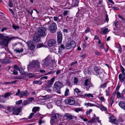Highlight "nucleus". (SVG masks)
<instances>
[{
	"mask_svg": "<svg viewBox=\"0 0 125 125\" xmlns=\"http://www.w3.org/2000/svg\"><path fill=\"white\" fill-rule=\"evenodd\" d=\"M15 38H18V37ZM15 38L14 37L10 38L8 36H5L1 34H0V45H3L7 47L8 46V42Z\"/></svg>",
	"mask_w": 125,
	"mask_h": 125,
	"instance_id": "1",
	"label": "nucleus"
},
{
	"mask_svg": "<svg viewBox=\"0 0 125 125\" xmlns=\"http://www.w3.org/2000/svg\"><path fill=\"white\" fill-rule=\"evenodd\" d=\"M28 67L31 68L37 67V68H39L40 67V62L38 60H33L28 65Z\"/></svg>",
	"mask_w": 125,
	"mask_h": 125,
	"instance_id": "2",
	"label": "nucleus"
},
{
	"mask_svg": "<svg viewBox=\"0 0 125 125\" xmlns=\"http://www.w3.org/2000/svg\"><path fill=\"white\" fill-rule=\"evenodd\" d=\"M55 77H53L48 82V84L45 87L44 89L48 92H50L52 90L49 88L51 87L52 85V84L55 80Z\"/></svg>",
	"mask_w": 125,
	"mask_h": 125,
	"instance_id": "3",
	"label": "nucleus"
},
{
	"mask_svg": "<svg viewBox=\"0 0 125 125\" xmlns=\"http://www.w3.org/2000/svg\"><path fill=\"white\" fill-rule=\"evenodd\" d=\"M46 29L44 27H41L38 28L37 30L38 34L40 36L43 37L46 35Z\"/></svg>",
	"mask_w": 125,
	"mask_h": 125,
	"instance_id": "4",
	"label": "nucleus"
},
{
	"mask_svg": "<svg viewBox=\"0 0 125 125\" xmlns=\"http://www.w3.org/2000/svg\"><path fill=\"white\" fill-rule=\"evenodd\" d=\"M60 117L61 116L58 114H53L52 119L50 121L51 124H52L56 123L58 120L59 119Z\"/></svg>",
	"mask_w": 125,
	"mask_h": 125,
	"instance_id": "5",
	"label": "nucleus"
},
{
	"mask_svg": "<svg viewBox=\"0 0 125 125\" xmlns=\"http://www.w3.org/2000/svg\"><path fill=\"white\" fill-rule=\"evenodd\" d=\"M76 46V44L75 42L73 41H71L70 43H67L66 44L65 48L67 49L73 48Z\"/></svg>",
	"mask_w": 125,
	"mask_h": 125,
	"instance_id": "6",
	"label": "nucleus"
},
{
	"mask_svg": "<svg viewBox=\"0 0 125 125\" xmlns=\"http://www.w3.org/2000/svg\"><path fill=\"white\" fill-rule=\"evenodd\" d=\"M57 29L56 24L53 22L49 26V30L51 33H54L56 32Z\"/></svg>",
	"mask_w": 125,
	"mask_h": 125,
	"instance_id": "7",
	"label": "nucleus"
},
{
	"mask_svg": "<svg viewBox=\"0 0 125 125\" xmlns=\"http://www.w3.org/2000/svg\"><path fill=\"white\" fill-rule=\"evenodd\" d=\"M57 42L59 44L61 43L62 40V35L60 31H58L57 33Z\"/></svg>",
	"mask_w": 125,
	"mask_h": 125,
	"instance_id": "8",
	"label": "nucleus"
},
{
	"mask_svg": "<svg viewBox=\"0 0 125 125\" xmlns=\"http://www.w3.org/2000/svg\"><path fill=\"white\" fill-rule=\"evenodd\" d=\"M27 43L30 50H32L35 48V45L32 41H28L27 42Z\"/></svg>",
	"mask_w": 125,
	"mask_h": 125,
	"instance_id": "9",
	"label": "nucleus"
},
{
	"mask_svg": "<svg viewBox=\"0 0 125 125\" xmlns=\"http://www.w3.org/2000/svg\"><path fill=\"white\" fill-rule=\"evenodd\" d=\"M54 85L56 90L59 91L62 87L63 84L61 82H57L54 83Z\"/></svg>",
	"mask_w": 125,
	"mask_h": 125,
	"instance_id": "10",
	"label": "nucleus"
},
{
	"mask_svg": "<svg viewBox=\"0 0 125 125\" xmlns=\"http://www.w3.org/2000/svg\"><path fill=\"white\" fill-rule=\"evenodd\" d=\"M65 102L66 104H69L71 105L74 104L75 103L74 99L73 98H71L66 99Z\"/></svg>",
	"mask_w": 125,
	"mask_h": 125,
	"instance_id": "11",
	"label": "nucleus"
},
{
	"mask_svg": "<svg viewBox=\"0 0 125 125\" xmlns=\"http://www.w3.org/2000/svg\"><path fill=\"white\" fill-rule=\"evenodd\" d=\"M15 107V108L12 113V114L15 115H18L19 114L21 111V108L20 107H18L17 108L16 107Z\"/></svg>",
	"mask_w": 125,
	"mask_h": 125,
	"instance_id": "12",
	"label": "nucleus"
},
{
	"mask_svg": "<svg viewBox=\"0 0 125 125\" xmlns=\"http://www.w3.org/2000/svg\"><path fill=\"white\" fill-rule=\"evenodd\" d=\"M48 42V45L50 47L54 46L56 42V41L53 39L49 40Z\"/></svg>",
	"mask_w": 125,
	"mask_h": 125,
	"instance_id": "13",
	"label": "nucleus"
},
{
	"mask_svg": "<svg viewBox=\"0 0 125 125\" xmlns=\"http://www.w3.org/2000/svg\"><path fill=\"white\" fill-rule=\"evenodd\" d=\"M84 85L88 87L86 88L87 90H88L89 88L92 86V84L91 83L90 81L87 79L85 80Z\"/></svg>",
	"mask_w": 125,
	"mask_h": 125,
	"instance_id": "14",
	"label": "nucleus"
},
{
	"mask_svg": "<svg viewBox=\"0 0 125 125\" xmlns=\"http://www.w3.org/2000/svg\"><path fill=\"white\" fill-rule=\"evenodd\" d=\"M109 118L111 122L113 123L116 125L118 124V123L117 122V120L114 116H111L109 117Z\"/></svg>",
	"mask_w": 125,
	"mask_h": 125,
	"instance_id": "15",
	"label": "nucleus"
},
{
	"mask_svg": "<svg viewBox=\"0 0 125 125\" xmlns=\"http://www.w3.org/2000/svg\"><path fill=\"white\" fill-rule=\"evenodd\" d=\"M118 77L121 82H124L125 81V73L120 74L119 75Z\"/></svg>",
	"mask_w": 125,
	"mask_h": 125,
	"instance_id": "16",
	"label": "nucleus"
},
{
	"mask_svg": "<svg viewBox=\"0 0 125 125\" xmlns=\"http://www.w3.org/2000/svg\"><path fill=\"white\" fill-rule=\"evenodd\" d=\"M29 94L28 93L26 90H25L21 92V94H20L19 96L22 97L23 96H27L29 95Z\"/></svg>",
	"mask_w": 125,
	"mask_h": 125,
	"instance_id": "17",
	"label": "nucleus"
},
{
	"mask_svg": "<svg viewBox=\"0 0 125 125\" xmlns=\"http://www.w3.org/2000/svg\"><path fill=\"white\" fill-rule=\"evenodd\" d=\"M64 117H66V119H69L70 120L74 118L75 117L72 116L71 114L69 113H66L65 114Z\"/></svg>",
	"mask_w": 125,
	"mask_h": 125,
	"instance_id": "18",
	"label": "nucleus"
},
{
	"mask_svg": "<svg viewBox=\"0 0 125 125\" xmlns=\"http://www.w3.org/2000/svg\"><path fill=\"white\" fill-rule=\"evenodd\" d=\"M40 36L38 34H35L34 35V38L33 39V41L35 42H37L39 41L40 40Z\"/></svg>",
	"mask_w": 125,
	"mask_h": 125,
	"instance_id": "19",
	"label": "nucleus"
},
{
	"mask_svg": "<svg viewBox=\"0 0 125 125\" xmlns=\"http://www.w3.org/2000/svg\"><path fill=\"white\" fill-rule=\"evenodd\" d=\"M42 63L43 65L47 66L49 64V61L48 58H45L44 60L42 61Z\"/></svg>",
	"mask_w": 125,
	"mask_h": 125,
	"instance_id": "20",
	"label": "nucleus"
},
{
	"mask_svg": "<svg viewBox=\"0 0 125 125\" xmlns=\"http://www.w3.org/2000/svg\"><path fill=\"white\" fill-rule=\"evenodd\" d=\"M119 106L122 109L125 110V102L123 101H120L119 103Z\"/></svg>",
	"mask_w": 125,
	"mask_h": 125,
	"instance_id": "21",
	"label": "nucleus"
},
{
	"mask_svg": "<svg viewBox=\"0 0 125 125\" xmlns=\"http://www.w3.org/2000/svg\"><path fill=\"white\" fill-rule=\"evenodd\" d=\"M94 70L95 72L97 73V74L99 75L101 74L102 73V72H101L100 69L96 67H94Z\"/></svg>",
	"mask_w": 125,
	"mask_h": 125,
	"instance_id": "22",
	"label": "nucleus"
},
{
	"mask_svg": "<svg viewBox=\"0 0 125 125\" xmlns=\"http://www.w3.org/2000/svg\"><path fill=\"white\" fill-rule=\"evenodd\" d=\"M117 97L118 98H121L122 99H124L125 97L123 95L121 94L119 92H118L116 93Z\"/></svg>",
	"mask_w": 125,
	"mask_h": 125,
	"instance_id": "23",
	"label": "nucleus"
},
{
	"mask_svg": "<svg viewBox=\"0 0 125 125\" xmlns=\"http://www.w3.org/2000/svg\"><path fill=\"white\" fill-rule=\"evenodd\" d=\"M65 48V46L63 44H61L59 47L58 51L59 53H61L62 50H64Z\"/></svg>",
	"mask_w": 125,
	"mask_h": 125,
	"instance_id": "24",
	"label": "nucleus"
},
{
	"mask_svg": "<svg viewBox=\"0 0 125 125\" xmlns=\"http://www.w3.org/2000/svg\"><path fill=\"white\" fill-rule=\"evenodd\" d=\"M101 29L102 30V32L103 33V34H105L108 32L109 31V30H108L107 28H101Z\"/></svg>",
	"mask_w": 125,
	"mask_h": 125,
	"instance_id": "25",
	"label": "nucleus"
},
{
	"mask_svg": "<svg viewBox=\"0 0 125 125\" xmlns=\"http://www.w3.org/2000/svg\"><path fill=\"white\" fill-rule=\"evenodd\" d=\"M15 108V107H12L11 106H8L7 107V110L10 112H12Z\"/></svg>",
	"mask_w": 125,
	"mask_h": 125,
	"instance_id": "26",
	"label": "nucleus"
},
{
	"mask_svg": "<svg viewBox=\"0 0 125 125\" xmlns=\"http://www.w3.org/2000/svg\"><path fill=\"white\" fill-rule=\"evenodd\" d=\"M14 51L16 53L18 52L20 53L23 51V49L22 48H21V49L18 48L14 50Z\"/></svg>",
	"mask_w": 125,
	"mask_h": 125,
	"instance_id": "27",
	"label": "nucleus"
},
{
	"mask_svg": "<svg viewBox=\"0 0 125 125\" xmlns=\"http://www.w3.org/2000/svg\"><path fill=\"white\" fill-rule=\"evenodd\" d=\"M79 1H73L72 5L73 7H76L78 6Z\"/></svg>",
	"mask_w": 125,
	"mask_h": 125,
	"instance_id": "28",
	"label": "nucleus"
},
{
	"mask_svg": "<svg viewBox=\"0 0 125 125\" xmlns=\"http://www.w3.org/2000/svg\"><path fill=\"white\" fill-rule=\"evenodd\" d=\"M20 72L21 74L22 75H25L26 76H28L29 74L26 72H24L23 70H20Z\"/></svg>",
	"mask_w": 125,
	"mask_h": 125,
	"instance_id": "29",
	"label": "nucleus"
},
{
	"mask_svg": "<svg viewBox=\"0 0 125 125\" xmlns=\"http://www.w3.org/2000/svg\"><path fill=\"white\" fill-rule=\"evenodd\" d=\"M80 96H88V97H94L93 95L91 94H85L84 96H83L82 95H81Z\"/></svg>",
	"mask_w": 125,
	"mask_h": 125,
	"instance_id": "30",
	"label": "nucleus"
},
{
	"mask_svg": "<svg viewBox=\"0 0 125 125\" xmlns=\"http://www.w3.org/2000/svg\"><path fill=\"white\" fill-rule=\"evenodd\" d=\"M40 108L39 107H34L32 110V111L34 112V113H35L36 111H39V109Z\"/></svg>",
	"mask_w": 125,
	"mask_h": 125,
	"instance_id": "31",
	"label": "nucleus"
},
{
	"mask_svg": "<svg viewBox=\"0 0 125 125\" xmlns=\"http://www.w3.org/2000/svg\"><path fill=\"white\" fill-rule=\"evenodd\" d=\"M11 73H12L14 75H17L18 74V72L15 70H10Z\"/></svg>",
	"mask_w": 125,
	"mask_h": 125,
	"instance_id": "32",
	"label": "nucleus"
},
{
	"mask_svg": "<svg viewBox=\"0 0 125 125\" xmlns=\"http://www.w3.org/2000/svg\"><path fill=\"white\" fill-rule=\"evenodd\" d=\"M85 105L89 106H95L97 107L96 106L95 104L89 103H85Z\"/></svg>",
	"mask_w": 125,
	"mask_h": 125,
	"instance_id": "33",
	"label": "nucleus"
},
{
	"mask_svg": "<svg viewBox=\"0 0 125 125\" xmlns=\"http://www.w3.org/2000/svg\"><path fill=\"white\" fill-rule=\"evenodd\" d=\"M106 83L105 82L102 84H101L100 87V88H105L106 87Z\"/></svg>",
	"mask_w": 125,
	"mask_h": 125,
	"instance_id": "34",
	"label": "nucleus"
},
{
	"mask_svg": "<svg viewBox=\"0 0 125 125\" xmlns=\"http://www.w3.org/2000/svg\"><path fill=\"white\" fill-rule=\"evenodd\" d=\"M30 103V102H29V101L27 100H25L22 103V105L23 106H25L27 104H28Z\"/></svg>",
	"mask_w": 125,
	"mask_h": 125,
	"instance_id": "35",
	"label": "nucleus"
},
{
	"mask_svg": "<svg viewBox=\"0 0 125 125\" xmlns=\"http://www.w3.org/2000/svg\"><path fill=\"white\" fill-rule=\"evenodd\" d=\"M12 27L13 29L16 30L17 29H19L20 28L19 26H15L14 25H13Z\"/></svg>",
	"mask_w": 125,
	"mask_h": 125,
	"instance_id": "36",
	"label": "nucleus"
},
{
	"mask_svg": "<svg viewBox=\"0 0 125 125\" xmlns=\"http://www.w3.org/2000/svg\"><path fill=\"white\" fill-rule=\"evenodd\" d=\"M43 45L42 43H38L37 45V47L38 48H40L43 47Z\"/></svg>",
	"mask_w": 125,
	"mask_h": 125,
	"instance_id": "37",
	"label": "nucleus"
},
{
	"mask_svg": "<svg viewBox=\"0 0 125 125\" xmlns=\"http://www.w3.org/2000/svg\"><path fill=\"white\" fill-rule=\"evenodd\" d=\"M114 98L113 96L111 97L110 99V103L111 105V106L112 105V104L114 102Z\"/></svg>",
	"mask_w": 125,
	"mask_h": 125,
	"instance_id": "38",
	"label": "nucleus"
},
{
	"mask_svg": "<svg viewBox=\"0 0 125 125\" xmlns=\"http://www.w3.org/2000/svg\"><path fill=\"white\" fill-rule=\"evenodd\" d=\"M11 94L10 93H7L5 94V95H4V96L5 98H6L7 97L9 96Z\"/></svg>",
	"mask_w": 125,
	"mask_h": 125,
	"instance_id": "39",
	"label": "nucleus"
},
{
	"mask_svg": "<svg viewBox=\"0 0 125 125\" xmlns=\"http://www.w3.org/2000/svg\"><path fill=\"white\" fill-rule=\"evenodd\" d=\"M13 67L15 69L17 70L20 71V69L18 66L17 65H13Z\"/></svg>",
	"mask_w": 125,
	"mask_h": 125,
	"instance_id": "40",
	"label": "nucleus"
},
{
	"mask_svg": "<svg viewBox=\"0 0 125 125\" xmlns=\"http://www.w3.org/2000/svg\"><path fill=\"white\" fill-rule=\"evenodd\" d=\"M82 109L81 108H77L74 109V111L77 112H78L80 111H81Z\"/></svg>",
	"mask_w": 125,
	"mask_h": 125,
	"instance_id": "41",
	"label": "nucleus"
},
{
	"mask_svg": "<svg viewBox=\"0 0 125 125\" xmlns=\"http://www.w3.org/2000/svg\"><path fill=\"white\" fill-rule=\"evenodd\" d=\"M69 89H66V90H65V94H64V95L65 96H67L68 95V92H69Z\"/></svg>",
	"mask_w": 125,
	"mask_h": 125,
	"instance_id": "42",
	"label": "nucleus"
},
{
	"mask_svg": "<svg viewBox=\"0 0 125 125\" xmlns=\"http://www.w3.org/2000/svg\"><path fill=\"white\" fill-rule=\"evenodd\" d=\"M78 82V78L77 77H75L74 79V83H75L77 84Z\"/></svg>",
	"mask_w": 125,
	"mask_h": 125,
	"instance_id": "43",
	"label": "nucleus"
},
{
	"mask_svg": "<svg viewBox=\"0 0 125 125\" xmlns=\"http://www.w3.org/2000/svg\"><path fill=\"white\" fill-rule=\"evenodd\" d=\"M33 83L34 84H38L39 83V84H42V83L41 82H40L39 81H33Z\"/></svg>",
	"mask_w": 125,
	"mask_h": 125,
	"instance_id": "44",
	"label": "nucleus"
},
{
	"mask_svg": "<svg viewBox=\"0 0 125 125\" xmlns=\"http://www.w3.org/2000/svg\"><path fill=\"white\" fill-rule=\"evenodd\" d=\"M99 106L101 108L106 111H107L106 108L104 106L100 105H99Z\"/></svg>",
	"mask_w": 125,
	"mask_h": 125,
	"instance_id": "45",
	"label": "nucleus"
},
{
	"mask_svg": "<svg viewBox=\"0 0 125 125\" xmlns=\"http://www.w3.org/2000/svg\"><path fill=\"white\" fill-rule=\"evenodd\" d=\"M9 6L10 7H12L13 6L12 2L10 0H9Z\"/></svg>",
	"mask_w": 125,
	"mask_h": 125,
	"instance_id": "46",
	"label": "nucleus"
},
{
	"mask_svg": "<svg viewBox=\"0 0 125 125\" xmlns=\"http://www.w3.org/2000/svg\"><path fill=\"white\" fill-rule=\"evenodd\" d=\"M92 111V110L91 109H90L89 111H87L86 112V115H88V114H89Z\"/></svg>",
	"mask_w": 125,
	"mask_h": 125,
	"instance_id": "47",
	"label": "nucleus"
},
{
	"mask_svg": "<svg viewBox=\"0 0 125 125\" xmlns=\"http://www.w3.org/2000/svg\"><path fill=\"white\" fill-rule=\"evenodd\" d=\"M22 102V100H21L17 102L16 103V104H21Z\"/></svg>",
	"mask_w": 125,
	"mask_h": 125,
	"instance_id": "48",
	"label": "nucleus"
},
{
	"mask_svg": "<svg viewBox=\"0 0 125 125\" xmlns=\"http://www.w3.org/2000/svg\"><path fill=\"white\" fill-rule=\"evenodd\" d=\"M16 81H12L11 82H6L4 83L5 84H10L11 83H16Z\"/></svg>",
	"mask_w": 125,
	"mask_h": 125,
	"instance_id": "49",
	"label": "nucleus"
},
{
	"mask_svg": "<svg viewBox=\"0 0 125 125\" xmlns=\"http://www.w3.org/2000/svg\"><path fill=\"white\" fill-rule=\"evenodd\" d=\"M74 91L75 92H76L78 94L80 92H81V91H80L78 89V88H76L74 90Z\"/></svg>",
	"mask_w": 125,
	"mask_h": 125,
	"instance_id": "50",
	"label": "nucleus"
},
{
	"mask_svg": "<svg viewBox=\"0 0 125 125\" xmlns=\"http://www.w3.org/2000/svg\"><path fill=\"white\" fill-rule=\"evenodd\" d=\"M9 11H10L11 12L12 14L13 15H15V12L13 11L10 8L9 9Z\"/></svg>",
	"mask_w": 125,
	"mask_h": 125,
	"instance_id": "51",
	"label": "nucleus"
},
{
	"mask_svg": "<svg viewBox=\"0 0 125 125\" xmlns=\"http://www.w3.org/2000/svg\"><path fill=\"white\" fill-rule=\"evenodd\" d=\"M34 113H31L30 114V115L29 116V119L31 118L32 117V116L34 115Z\"/></svg>",
	"mask_w": 125,
	"mask_h": 125,
	"instance_id": "52",
	"label": "nucleus"
},
{
	"mask_svg": "<svg viewBox=\"0 0 125 125\" xmlns=\"http://www.w3.org/2000/svg\"><path fill=\"white\" fill-rule=\"evenodd\" d=\"M90 29L88 27H87V28L85 30V33L90 32Z\"/></svg>",
	"mask_w": 125,
	"mask_h": 125,
	"instance_id": "53",
	"label": "nucleus"
},
{
	"mask_svg": "<svg viewBox=\"0 0 125 125\" xmlns=\"http://www.w3.org/2000/svg\"><path fill=\"white\" fill-rule=\"evenodd\" d=\"M118 17L120 19H121L123 21H125V19L122 16L120 15H118Z\"/></svg>",
	"mask_w": 125,
	"mask_h": 125,
	"instance_id": "54",
	"label": "nucleus"
},
{
	"mask_svg": "<svg viewBox=\"0 0 125 125\" xmlns=\"http://www.w3.org/2000/svg\"><path fill=\"white\" fill-rule=\"evenodd\" d=\"M34 100V98L33 97H31L29 98L28 99V101H29V102H31L32 100Z\"/></svg>",
	"mask_w": 125,
	"mask_h": 125,
	"instance_id": "55",
	"label": "nucleus"
},
{
	"mask_svg": "<svg viewBox=\"0 0 125 125\" xmlns=\"http://www.w3.org/2000/svg\"><path fill=\"white\" fill-rule=\"evenodd\" d=\"M18 92H17L15 94V95H17L19 94H21V92H20V90L19 89H18L17 90Z\"/></svg>",
	"mask_w": 125,
	"mask_h": 125,
	"instance_id": "56",
	"label": "nucleus"
},
{
	"mask_svg": "<svg viewBox=\"0 0 125 125\" xmlns=\"http://www.w3.org/2000/svg\"><path fill=\"white\" fill-rule=\"evenodd\" d=\"M8 29V28L6 27H3L2 28L1 30V31L3 32L5 30H6Z\"/></svg>",
	"mask_w": 125,
	"mask_h": 125,
	"instance_id": "57",
	"label": "nucleus"
},
{
	"mask_svg": "<svg viewBox=\"0 0 125 125\" xmlns=\"http://www.w3.org/2000/svg\"><path fill=\"white\" fill-rule=\"evenodd\" d=\"M121 69L122 73H124L125 70H124V68L122 66H121Z\"/></svg>",
	"mask_w": 125,
	"mask_h": 125,
	"instance_id": "58",
	"label": "nucleus"
},
{
	"mask_svg": "<svg viewBox=\"0 0 125 125\" xmlns=\"http://www.w3.org/2000/svg\"><path fill=\"white\" fill-rule=\"evenodd\" d=\"M47 78L48 77L47 76H44L43 77L41 78L40 79V80L41 81H42V80H43L44 79H47Z\"/></svg>",
	"mask_w": 125,
	"mask_h": 125,
	"instance_id": "59",
	"label": "nucleus"
},
{
	"mask_svg": "<svg viewBox=\"0 0 125 125\" xmlns=\"http://www.w3.org/2000/svg\"><path fill=\"white\" fill-rule=\"evenodd\" d=\"M68 12V11L67 10L64 11L63 12V15H64L65 16L67 14Z\"/></svg>",
	"mask_w": 125,
	"mask_h": 125,
	"instance_id": "60",
	"label": "nucleus"
},
{
	"mask_svg": "<svg viewBox=\"0 0 125 125\" xmlns=\"http://www.w3.org/2000/svg\"><path fill=\"white\" fill-rule=\"evenodd\" d=\"M95 118L94 117V118H92L91 121V122L92 123H94L95 122Z\"/></svg>",
	"mask_w": 125,
	"mask_h": 125,
	"instance_id": "61",
	"label": "nucleus"
},
{
	"mask_svg": "<svg viewBox=\"0 0 125 125\" xmlns=\"http://www.w3.org/2000/svg\"><path fill=\"white\" fill-rule=\"evenodd\" d=\"M86 55V54H83L82 55L80 56V57L81 58H82L83 59H84V58H85V56Z\"/></svg>",
	"mask_w": 125,
	"mask_h": 125,
	"instance_id": "62",
	"label": "nucleus"
},
{
	"mask_svg": "<svg viewBox=\"0 0 125 125\" xmlns=\"http://www.w3.org/2000/svg\"><path fill=\"white\" fill-rule=\"evenodd\" d=\"M99 99L102 101L104 102V97L103 96H101L99 98Z\"/></svg>",
	"mask_w": 125,
	"mask_h": 125,
	"instance_id": "63",
	"label": "nucleus"
},
{
	"mask_svg": "<svg viewBox=\"0 0 125 125\" xmlns=\"http://www.w3.org/2000/svg\"><path fill=\"white\" fill-rule=\"evenodd\" d=\"M61 73V71L60 70H57L56 72V74L58 75Z\"/></svg>",
	"mask_w": 125,
	"mask_h": 125,
	"instance_id": "64",
	"label": "nucleus"
}]
</instances>
